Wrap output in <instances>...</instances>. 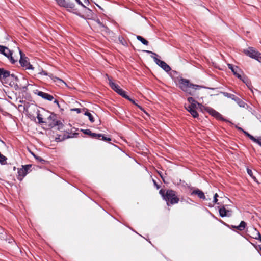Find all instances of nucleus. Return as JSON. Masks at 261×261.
<instances>
[{"instance_id":"46","label":"nucleus","mask_w":261,"mask_h":261,"mask_svg":"<svg viewBox=\"0 0 261 261\" xmlns=\"http://www.w3.org/2000/svg\"><path fill=\"white\" fill-rule=\"evenodd\" d=\"M237 128L238 130L242 131L244 134V132H246L243 129H242L241 127H237Z\"/></svg>"},{"instance_id":"5","label":"nucleus","mask_w":261,"mask_h":261,"mask_svg":"<svg viewBox=\"0 0 261 261\" xmlns=\"http://www.w3.org/2000/svg\"><path fill=\"white\" fill-rule=\"evenodd\" d=\"M106 76L108 80L109 84L111 88L123 97H126V94L125 91L122 89L118 85L114 83L112 81V79L109 77L108 74H106Z\"/></svg>"},{"instance_id":"4","label":"nucleus","mask_w":261,"mask_h":261,"mask_svg":"<svg viewBox=\"0 0 261 261\" xmlns=\"http://www.w3.org/2000/svg\"><path fill=\"white\" fill-rule=\"evenodd\" d=\"M59 6L67 9L68 10H72V12L80 16V13L76 9H75L74 4L67 0H55Z\"/></svg>"},{"instance_id":"50","label":"nucleus","mask_w":261,"mask_h":261,"mask_svg":"<svg viewBox=\"0 0 261 261\" xmlns=\"http://www.w3.org/2000/svg\"><path fill=\"white\" fill-rule=\"evenodd\" d=\"M160 176H161V177L163 178L162 177V176L161 175V174H160Z\"/></svg>"},{"instance_id":"48","label":"nucleus","mask_w":261,"mask_h":261,"mask_svg":"<svg viewBox=\"0 0 261 261\" xmlns=\"http://www.w3.org/2000/svg\"><path fill=\"white\" fill-rule=\"evenodd\" d=\"M11 76H12L13 77H14L16 80L17 79V77L16 76H15L14 74H12L11 75Z\"/></svg>"},{"instance_id":"16","label":"nucleus","mask_w":261,"mask_h":261,"mask_svg":"<svg viewBox=\"0 0 261 261\" xmlns=\"http://www.w3.org/2000/svg\"><path fill=\"white\" fill-rule=\"evenodd\" d=\"M220 216L221 217H224L226 216H230L231 214V211L226 210L224 206L220 208L219 210Z\"/></svg>"},{"instance_id":"3","label":"nucleus","mask_w":261,"mask_h":261,"mask_svg":"<svg viewBox=\"0 0 261 261\" xmlns=\"http://www.w3.org/2000/svg\"><path fill=\"white\" fill-rule=\"evenodd\" d=\"M144 51L148 54H151V57L153 59L154 62L166 72H169L171 70L170 67L166 63L157 58L158 55L156 54L150 50H145Z\"/></svg>"},{"instance_id":"49","label":"nucleus","mask_w":261,"mask_h":261,"mask_svg":"<svg viewBox=\"0 0 261 261\" xmlns=\"http://www.w3.org/2000/svg\"><path fill=\"white\" fill-rule=\"evenodd\" d=\"M15 169H16V167H14V168H13L14 170H15Z\"/></svg>"},{"instance_id":"41","label":"nucleus","mask_w":261,"mask_h":261,"mask_svg":"<svg viewBox=\"0 0 261 261\" xmlns=\"http://www.w3.org/2000/svg\"><path fill=\"white\" fill-rule=\"evenodd\" d=\"M96 22L99 24L100 27H105V25L100 22V20L99 19H97L96 20Z\"/></svg>"},{"instance_id":"47","label":"nucleus","mask_w":261,"mask_h":261,"mask_svg":"<svg viewBox=\"0 0 261 261\" xmlns=\"http://www.w3.org/2000/svg\"><path fill=\"white\" fill-rule=\"evenodd\" d=\"M84 2L86 4H88L89 3L88 0H84Z\"/></svg>"},{"instance_id":"34","label":"nucleus","mask_w":261,"mask_h":261,"mask_svg":"<svg viewBox=\"0 0 261 261\" xmlns=\"http://www.w3.org/2000/svg\"><path fill=\"white\" fill-rule=\"evenodd\" d=\"M198 105L200 108H201V107H202V105L201 104H200L199 103L197 102V101H195V102H192L191 104V106L194 108L195 109L196 107V105Z\"/></svg>"},{"instance_id":"24","label":"nucleus","mask_w":261,"mask_h":261,"mask_svg":"<svg viewBox=\"0 0 261 261\" xmlns=\"http://www.w3.org/2000/svg\"><path fill=\"white\" fill-rule=\"evenodd\" d=\"M137 39L144 45H147L148 44V41L141 36H137Z\"/></svg>"},{"instance_id":"11","label":"nucleus","mask_w":261,"mask_h":261,"mask_svg":"<svg viewBox=\"0 0 261 261\" xmlns=\"http://www.w3.org/2000/svg\"><path fill=\"white\" fill-rule=\"evenodd\" d=\"M227 66L228 68L231 70L236 76L240 79H241V73L242 71L238 66H234L231 64H227Z\"/></svg>"},{"instance_id":"43","label":"nucleus","mask_w":261,"mask_h":261,"mask_svg":"<svg viewBox=\"0 0 261 261\" xmlns=\"http://www.w3.org/2000/svg\"><path fill=\"white\" fill-rule=\"evenodd\" d=\"M40 74L44 75H48L50 74L47 73V72L45 71L42 70V71L40 73Z\"/></svg>"},{"instance_id":"29","label":"nucleus","mask_w":261,"mask_h":261,"mask_svg":"<svg viewBox=\"0 0 261 261\" xmlns=\"http://www.w3.org/2000/svg\"><path fill=\"white\" fill-rule=\"evenodd\" d=\"M101 136H102V134H96V133H92L91 137L92 138L100 139Z\"/></svg>"},{"instance_id":"28","label":"nucleus","mask_w":261,"mask_h":261,"mask_svg":"<svg viewBox=\"0 0 261 261\" xmlns=\"http://www.w3.org/2000/svg\"><path fill=\"white\" fill-rule=\"evenodd\" d=\"M118 40L119 42L123 45H127V42L122 36H119Z\"/></svg>"},{"instance_id":"15","label":"nucleus","mask_w":261,"mask_h":261,"mask_svg":"<svg viewBox=\"0 0 261 261\" xmlns=\"http://www.w3.org/2000/svg\"><path fill=\"white\" fill-rule=\"evenodd\" d=\"M37 95L42 98L49 101H52L54 99L53 96L42 91H38L37 92Z\"/></svg>"},{"instance_id":"14","label":"nucleus","mask_w":261,"mask_h":261,"mask_svg":"<svg viewBox=\"0 0 261 261\" xmlns=\"http://www.w3.org/2000/svg\"><path fill=\"white\" fill-rule=\"evenodd\" d=\"M49 77L53 80V82L56 83L59 86H61L63 84L67 85L66 83L62 79L58 78L53 75V74L49 75Z\"/></svg>"},{"instance_id":"2","label":"nucleus","mask_w":261,"mask_h":261,"mask_svg":"<svg viewBox=\"0 0 261 261\" xmlns=\"http://www.w3.org/2000/svg\"><path fill=\"white\" fill-rule=\"evenodd\" d=\"M165 196V200L166 201L168 205H169V204L173 205L176 204L179 201V198L177 195V193L172 189L167 190L166 191Z\"/></svg>"},{"instance_id":"39","label":"nucleus","mask_w":261,"mask_h":261,"mask_svg":"<svg viewBox=\"0 0 261 261\" xmlns=\"http://www.w3.org/2000/svg\"><path fill=\"white\" fill-rule=\"evenodd\" d=\"M33 155L34 156L35 158V159L36 160H37L38 161L42 162L43 161H44V160H43L41 157H39V156H36L34 154H33Z\"/></svg>"},{"instance_id":"6","label":"nucleus","mask_w":261,"mask_h":261,"mask_svg":"<svg viewBox=\"0 0 261 261\" xmlns=\"http://www.w3.org/2000/svg\"><path fill=\"white\" fill-rule=\"evenodd\" d=\"M245 54L249 57L261 62V54L252 47H248L244 50Z\"/></svg>"},{"instance_id":"42","label":"nucleus","mask_w":261,"mask_h":261,"mask_svg":"<svg viewBox=\"0 0 261 261\" xmlns=\"http://www.w3.org/2000/svg\"><path fill=\"white\" fill-rule=\"evenodd\" d=\"M186 109L189 112H190L194 108L191 105H189L186 108Z\"/></svg>"},{"instance_id":"7","label":"nucleus","mask_w":261,"mask_h":261,"mask_svg":"<svg viewBox=\"0 0 261 261\" xmlns=\"http://www.w3.org/2000/svg\"><path fill=\"white\" fill-rule=\"evenodd\" d=\"M19 53L20 55V59L19 60V63L21 66L23 67H24L25 69H31L33 70L34 67L32 65L30 64L29 62L28 61V58L25 57L24 54L23 53L19 50Z\"/></svg>"},{"instance_id":"10","label":"nucleus","mask_w":261,"mask_h":261,"mask_svg":"<svg viewBox=\"0 0 261 261\" xmlns=\"http://www.w3.org/2000/svg\"><path fill=\"white\" fill-rule=\"evenodd\" d=\"M247 231L249 233V236L253 239L258 240L261 242V235L259 231L254 228H250L247 229Z\"/></svg>"},{"instance_id":"9","label":"nucleus","mask_w":261,"mask_h":261,"mask_svg":"<svg viewBox=\"0 0 261 261\" xmlns=\"http://www.w3.org/2000/svg\"><path fill=\"white\" fill-rule=\"evenodd\" d=\"M0 53L4 55L9 59H10L11 63H14L15 62V60L13 59L12 56V53L8 48L2 45H0Z\"/></svg>"},{"instance_id":"17","label":"nucleus","mask_w":261,"mask_h":261,"mask_svg":"<svg viewBox=\"0 0 261 261\" xmlns=\"http://www.w3.org/2000/svg\"><path fill=\"white\" fill-rule=\"evenodd\" d=\"M191 195H197L198 196V197L200 199H205V196L204 195V193L202 191L198 189H196L193 190L191 192Z\"/></svg>"},{"instance_id":"8","label":"nucleus","mask_w":261,"mask_h":261,"mask_svg":"<svg viewBox=\"0 0 261 261\" xmlns=\"http://www.w3.org/2000/svg\"><path fill=\"white\" fill-rule=\"evenodd\" d=\"M31 165H26L24 166H22L21 168L18 169V176L17 178L19 180L21 181L24 178V177L27 175L28 170L31 168Z\"/></svg>"},{"instance_id":"38","label":"nucleus","mask_w":261,"mask_h":261,"mask_svg":"<svg viewBox=\"0 0 261 261\" xmlns=\"http://www.w3.org/2000/svg\"><path fill=\"white\" fill-rule=\"evenodd\" d=\"M71 110L72 111H75L77 112V113H80L82 112V111L83 110V109L82 110L79 108H74V109H72Z\"/></svg>"},{"instance_id":"13","label":"nucleus","mask_w":261,"mask_h":261,"mask_svg":"<svg viewBox=\"0 0 261 261\" xmlns=\"http://www.w3.org/2000/svg\"><path fill=\"white\" fill-rule=\"evenodd\" d=\"M206 110L211 114L212 116L215 117V118L219 119H222V115L218 112L215 111V110L211 108H206Z\"/></svg>"},{"instance_id":"27","label":"nucleus","mask_w":261,"mask_h":261,"mask_svg":"<svg viewBox=\"0 0 261 261\" xmlns=\"http://www.w3.org/2000/svg\"><path fill=\"white\" fill-rule=\"evenodd\" d=\"M7 158L0 153V163L2 164H5L6 163Z\"/></svg>"},{"instance_id":"40","label":"nucleus","mask_w":261,"mask_h":261,"mask_svg":"<svg viewBox=\"0 0 261 261\" xmlns=\"http://www.w3.org/2000/svg\"><path fill=\"white\" fill-rule=\"evenodd\" d=\"M188 101L190 102L191 103H192V102H195V100L194 99V98L193 97H188Z\"/></svg>"},{"instance_id":"21","label":"nucleus","mask_w":261,"mask_h":261,"mask_svg":"<svg viewBox=\"0 0 261 261\" xmlns=\"http://www.w3.org/2000/svg\"><path fill=\"white\" fill-rule=\"evenodd\" d=\"M83 111H85L84 114L88 117L89 120L90 121V122H94V119L92 115L90 112H89L87 109H83Z\"/></svg>"},{"instance_id":"51","label":"nucleus","mask_w":261,"mask_h":261,"mask_svg":"<svg viewBox=\"0 0 261 261\" xmlns=\"http://www.w3.org/2000/svg\"><path fill=\"white\" fill-rule=\"evenodd\" d=\"M260 94L261 95V92H260Z\"/></svg>"},{"instance_id":"45","label":"nucleus","mask_w":261,"mask_h":261,"mask_svg":"<svg viewBox=\"0 0 261 261\" xmlns=\"http://www.w3.org/2000/svg\"><path fill=\"white\" fill-rule=\"evenodd\" d=\"M54 102L55 103H56L58 107L59 108L60 107V105L59 103V101L57 100V99H55L54 101Z\"/></svg>"},{"instance_id":"1","label":"nucleus","mask_w":261,"mask_h":261,"mask_svg":"<svg viewBox=\"0 0 261 261\" xmlns=\"http://www.w3.org/2000/svg\"><path fill=\"white\" fill-rule=\"evenodd\" d=\"M179 87L182 91L188 93L190 94H191V93L190 92H189V88H192L195 90H197L202 87L199 85L191 84L190 83L189 80L183 78H180L179 81Z\"/></svg>"},{"instance_id":"35","label":"nucleus","mask_w":261,"mask_h":261,"mask_svg":"<svg viewBox=\"0 0 261 261\" xmlns=\"http://www.w3.org/2000/svg\"><path fill=\"white\" fill-rule=\"evenodd\" d=\"M100 140H102L105 141H110L111 140V139L110 138L105 137L102 134V136H101Z\"/></svg>"},{"instance_id":"26","label":"nucleus","mask_w":261,"mask_h":261,"mask_svg":"<svg viewBox=\"0 0 261 261\" xmlns=\"http://www.w3.org/2000/svg\"><path fill=\"white\" fill-rule=\"evenodd\" d=\"M37 119L38 120L39 123L42 124V123H45V122L43 121V118H42L41 115L39 113V111H37Z\"/></svg>"},{"instance_id":"20","label":"nucleus","mask_w":261,"mask_h":261,"mask_svg":"<svg viewBox=\"0 0 261 261\" xmlns=\"http://www.w3.org/2000/svg\"><path fill=\"white\" fill-rule=\"evenodd\" d=\"M234 101H235L240 107L245 108L247 105V104L243 100L237 96H236L235 98L234 99Z\"/></svg>"},{"instance_id":"36","label":"nucleus","mask_w":261,"mask_h":261,"mask_svg":"<svg viewBox=\"0 0 261 261\" xmlns=\"http://www.w3.org/2000/svg\"><path fill=\"white\" fill-rule=\"evenodd\" d=\"M159 193L162 195V196L163 197V199L165 200V193H166L165 191L164 190H163V189H161V190H160Z\"/></svg>"},{"instance_id":"32","label":"nucleus","mask_w":261,"mask_h":261,"mask_svg":"<svg viewBox=\"0 0 261 261\" xmlns=\"http://www.w3.org/2000/svg\"><path fill=\"white\" fill-rule=\"evenodd\" d=\"M81 130L84 134L88 135L91 137L92 132L89 129H82Z\"/></svg>"},{"instance_id":"22","label":"nucleus","mask_w":261,"mask_h":261,"mask_svg":"<svg viewBox=\"0 0 261 261\" xmlns=\"http://www.w3.org/2000/svg\"><path fill=\"white\" fill-rule=\"evenodd\" d=\"M50 125L51 126V127H55V126H58V129H59L62 127V123L58 120L53 121V123L50 124Z\"/></svg>"},{"instance_id":"44","label":"nucleus","mask_w":261,"mask_h":261,"mask_svg":"<svg viewBox=\"0 0 261 261\" xmlns=\"http://www.w3.org/2000/svg\"><path fill=\"white\" fill-rule=\"evenodd\" d=\"M153 183H154V186L156 187V188H157L158 189H159L160 188V186L159 185H158V184L156 183V182L155 181V180H153Z\"/></svg>"},{"instance_id":"31","label":"nucleus","mask_w":261,"mask_h":261,"mask_svg":"<svg viewBox=\"0 0 261 261\" xmlns=\"http://www.w3.org/2000/svg\"><path fill=\"white\" fill-rule=\"evenodd\" d=\"M190 113L194 118H197L198 117V114L195 109L191 110Z\"/></svg>"},{"instance_id":"37","label":"nucleus","mask_w":261,"mask_h":261,"mask_svg":"<svg viewBox=\"0 0 261 261\" xmlns=\"http://www.w3.org/2000/svg\"><path fill=\"white\" fill-rule=\"evenodd\" d=\"M218 197V195L217 193H216L214 196L213 202L214 204L217 203V202L218 201V199H217Z\"/></svg>"},{"instance_id":"19","label":"nucleus","mask_w":261,"mask_h":261,"mask_svg":"<svg viewBox=\"0 0 261 261\" xmlns=\"http://www.w3.org/2000/svg\"><path fill=\"white\" fill-rule=\"evenodd\" d=\"M233 228H236L238 230L240 231H242L245 229L246 226V223L244 221H242L240 222V224L238 226H232Z\"/></svg>"},{"instance_id":"23","label":"nucleus","mask_w":261,"mask_h":261,"mask_svg":"<svg viewBox=\"0 0 261 261\" xmlns=\"http://www.w3.org/2000/svg\"><path fill=\"white\" fill-rule=\"evenodd\" d=\"M75 1L77 2V3L81 5V6H82L84 9H85V10L86 11L87 13H90V14H91L92 13V11L90 9H89V8H87L82 2L80 0H75Z\"/></svg>"},{"instance_id":"12","label":"nucleus","mask_w":261,"mask_h":261,"mask_svg":"<svg viewBox=\"0 0 261 261\" xmlns=\"http://www.w3.org/2000/svg\"><path fill=\"white\" fill-rule=\"evenodd\" d=\"M244 135L248 137L252 141L261 146V137L256 138L247 132H244Z\"/></svg>"},{"instance_id":"25","label":"nucleus","mask_w":261,"mask_h":261,"mask_svg":"<svg viewBox=\"0 0 261 261\" xmlns=\"http://www.w3.org/2000/svg\"><path fill=\"white\" fill-rule=\"evenodd\" d=\"M223 95L225 96V97H227L228 98H231V99L233 100H234V99L236 97V96L233 94H230V93H228L227 92H221Z\"/></svg>"},{"instance_id":"33","label":"nucleus","mask_w":261,"mask_h":261,"mask_svg":"<svg viewBox=\"0 0 261 261\" xmlns=\"http://www.w3.org/2000/svg\"><path fill=\"white\" fill-rule=\"evenodd\" d=\"M247 171L248 174H249V175H250V176H251V177H252V178L254 180H256V178H255L254 176H253V172H252V171L251 169L247 168Z\"/></svg>"},{"instance_id":"18","label":"nucleus","mask_w":261,"mask_h":261,"mask_svg":"<svg viewBox=\"0 0 261 261\" xmlns=\"http://www.w3.org/2000/svg\"><path fill=\"white\" fill-rule=\"evenodd\" d=\"M10 75L9 71L5 70L4 68H0V79L1 78L6 79Z\"/></svg>"},{"instance_id":"30","label":"nucleus","mask_w":261,"mask_h":261,"mask_svg":"<svg viewBox=\"0 0 261 261\" xmlns=\"http://www.w3.org/2000/svg\"><path fill=\"white\" fill-rule=\"evenodd\" d=\"M125 99L128 100L129 101H131L133 103H134V105H135L136 106H137L139 109H140L141 110H142V108L141 106H139L138 104H137L135 101L131 99L128 95H126V97H124Z\"/></svg>"}]
</instances>
